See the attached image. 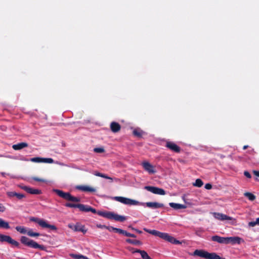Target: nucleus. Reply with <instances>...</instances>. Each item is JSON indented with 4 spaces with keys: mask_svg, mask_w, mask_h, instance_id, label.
I'll return each mask as SVG.
<instances>
[{
    "mask_svg": "<svg viewBox=\"0 0 259 259\" xmlns=\"http://www.w3.org/2000/svg\"><path fill=\"white\" fill-rule=\"evenodd\" d=\"M83 208L82 211L83 212H89L91 211L93 213H97L99 215L103 217L104 218L110 219L114 220L116 221L123 222L126 220V218L124 216L120 215L118 214L114 213V212L107 211H98L92 207L90 206L83 204Z\"/></svg>",
    "mask_w": 259,
    "mask_h": 259,
    "instance_id": "obj_1",
    "label": "nucleus"
},
{
    "mask_svg": "<svg viewBox=\"0 0 259 259\" xmlns=\"http://www.w3.org/2000/svg\"><path fill=\"white\" fill-rule=\"evenodd\" d=\"M211 239L213 241L217 242L220 244H228L229 243L232 244H240L241 242H244L243 240L241 238L238 236L223 237L218 235H214L211 237Z\"/></svg>",
    "mask_w": 259,
    "mask_h": 259,
    "instance_id": "obj_2",
    "label": "nucleus"
},
{
    "mask_svg": "<svg viewBox=\"0 0 259 259\" xmlns=\"http://www.w3.org/2000/svg\"><path fill=\"white\" fill-rule=\"evenodd\" d=\"M143 230L149 234H151L155 236H158L159 238L172 244H179L181 243L180 241L177 240L172 236L169 235L168 233L161 232L155 230H149L146 228H144Z\"/></svg>",
    "mask_w": 259,
    "mask_h": 259,
    "instance_id": "obj_3",
    "label": "nucleus"
},
{
    "mask_svg": "<svg viewBox=\"0 0 259 259\" xmlns=\"http://www.w3.org/2000/svg\"><path fill=\"white\" fill-rule=\"evenodd\" d=\"M20 241L24 245L32 248H38L41 250H44L45 249V247L44 245L38 244L36 242L26 236H21L20 238Z\"/></svg>",
    "mask_w": 259,
    "mask_h": 259,
    "instance_id": "obj_4",
    "label": "nucleus"
},
{
    "mask_svg": "<svg viewBox=\"0 0 259 259\" xmlns=\"http://www.w3.org/2000/svg\"><path fill=\"white\" fill-rule=\"evenodd\" d=\"M54 191L59 196L68 201L76 202H78L80 201V199L79 198L72 196L70 193L64 192L63 191L58 189H55Z\"/></svg>",
    "mask_w": 259,
    "mask_h": 259,
    "instance_id": "obj_5",
    "label": "nucleus"
},
{
    "mask_svg": "<svg viewBox=\"0 0 259 259\" xmlns=\"http://www.w3.org/2000/svg\"><path fill=\"white\" fill-rule=\"evenodd\" d=\"M30 221L38 224L42 228H49L52 230L56 231L57 228L54 225L49 224L47 221L38 218L32 217Z\"/></svg>",
    "mask_w": 259,
    "mask_h": 259,
    "instance_id": "obj_6",
    "label": "nucleus"
},
{
    "mask_svg": "<svg viewBox=\"0 0 259 259\" xmlns=\"http://www.w3.org/2000/svg\"><path fill=\"white\" fill-rule=\"evenodd\" d=\"M114 199L123 204L129 205H137L139 203L137 201H136L135 200H133L122 196H115L114 197Z\"/></svg>",
    "mask_w": 259,
    "mask_h": 259,
    "instance_id": "obj_7",
    "label": "nucleus"
},
{
    "mask_svg": "<svg viewBox=\"0 0 259 259\" xmlns=\"http://www.w3.org/2000/svg\"><path fill=\"white\" fill-rule=\"evenodd\" d=\"M0 241L6 242L15 246L18 247L19 243L18 241L13 239L10 236L0 234Z\"/></svg>",
    "mask_w": 259,
    "mask_h": 259,
    "instance_id": "obj_8",
    "label": "nucleus"
},
{
    "mask_svg": "<svg viewBox=\"0 0 259 259\" xmlns=\"http://www.w3.org/2000/svg\"><path fill=\"white\" fill-rule=\"evenodd\" d=\"M144 188L153 194L161 195H164L165 194V191L162 188L150 186H145Z\"/></svg>",
    "mask_w": 259,
    "mask_h": 259,
    "instance_id": "obj_9",
    "label": "nucleus"
},
{
    "mask_svg": "<svg viewBox=\"0 0 259 259\" xmlns=\"http://www.w3.org/2000/svg\"><path fill=\"white\" fill-rule=\"evenodd\" d=\"M165 147L175 153H179L181 152V148L172 142H166Z\"/></svg>",
    "mask_w": 259,
    "mask_h": 259,
    "instance_id": "obj_10",
    "label": "nucleus"
},
{
    "mask_svg": "<svg viewBox=\"0 0 259 259\" xmlns=\"http://www.w3.org/2000/svg\"><path fill=\"white\" fill-rule=\"evenodd\" d=\"M142 165L143 166L144 169L148 171L149 174H154L156 171L154 169V166L151 164L149 162L144 161L142 163Z\"/></svg>",
    "mask_w": 259,
    "mask_h": 259,
    "instance_id": "obj_11",
    "label": "nucleus"
},
{
    "mask_svg": "<svg viewBox=\"0 0 259 259\" xmlns=\"http://www.w3.org/2000/svg\"><path fill=\"white\" fill-rule=\"evenodd\" d=\"M214 217L220 221H225V220H235L233 218L228 216L226 214H224L222 213L219 212H214L213 213Z\"/></svg>",
    "mask_w": 259,
    "mask_h": 259,
    "instance_id": "obj_12",
    "label": "nucleus"
},
{
    "mask_svg": "<svg viewBox=\"0 0 259 259\" xmlns=\"http://www.w3.org/2000/svg\"><path fill=\"white\" fill-rule=\"evenodd\" d=\"M22 189L31 194H40L41 193L40 190L33 189L26 186L22 187Z\"/></svg>",
    "mask_w": 259,
    "mask_h": 259,
    "instance_id": "obj_13",
    "label": "nucleus"
},
{
    "mask_svg": "<svg viewBox=\"0 0 259 259\" xmlns=\"http://www.w3.org/2000/svg\"><path fill=\"white\" fill-rule=\"evenodd\" d=\"M110 127L111 131L114 133H118L121 130V125L119 123L115 121L111 122Z\"/></svg>",
    "mask_w": 259,
    "mask_h": 259,
    "instance_id": "obj_14",
    "label": "nucleus"
},
{
    "mask_svg": "<svg viewBox=\"0 0 259 259\" xmlns=\"http://www.w3.org/2000/svg\"><path fill=\"white\" fill-rule=\"evenodd\" d=\"M76 189L84 192H94L96 191V189L94 188L84 185H78L76 186Z\"/></svg>",
    "mask_w": 259,
    "mask_h": 259,
    "instance_id": "obj_15",
    "label": "nucleus"
},
{
    "mask_svg": "<svg viewBox=\"0 0 259 259\" xmlns=\"http://www.w3.org/2000/svg\"><path fill=\"white\" fill-rule=\"evenodd\" d=\"M7 195L10 198L16 197L18 200H21L25 197V195L14 191L8 192Z\"/></svg>",
    "mask_w": 259,
    "mask_h": 259,
    "instance_id": "obj_16",
    "label": "nucleus"
},
{
    "mask_svg": "<svg viewBox=\"0 0 259 259\" xmlns=\"http://www.w3.org/2000/svg\"><path fill=\"white\" fill-rule=\"evenodd\" d=\"M146 204L147 207L152 208H158L163 207L164 206L163 204L156 202H147Z\"/></svg>",
    "mask_w": 259,
    "mask_h": 259,
    "instance_id": "obj_17",
    "label": "nucleus"
},
{
    "mask_svg": "<svg viewBox=\"0 0 259 259\" xmlns=\"http://www.w3.org/2000/svg\"><path fill=\"white\" fill-rule=\"evenodd\" d=\"M73 231L75 232H81L83 234H85L87 231L84 226L78 223L74 225Z\"/></svg>",
    "mask_w": 259,
    "mask_h": 259,
    "instance_id": "obj_18",
    "label": "nucleus"
},
{
    "mask_svg": "<svg viewBox=\"0 0 259 259\" xmlns=\"http://www.w3.org/2000/svg\"><path fill=\"white\" fill-rule=\"evenodd\" d=\"M28 145L27 143L22 142L17 144H14L12 146V148L15 150H19L24 148L28 147Z\"/></svg>",
    "mask_w": 259,
    "mask_h": 259,
    "instance_id": "obj_19",
    "label": "nucleus"
},
{
    "mask_svg": "<svg viewBox=\"0 0 259 259\" xmlns=\"http://www.w3.org/2000/svg\"><path fill=\"white\" fill-rule=\"evenodd\" d=\"M169 206L176 210L181 209H185L187 207L185 205L176 203L174 202H170L169 203Z\"/></svg>",
    "mask_w": 259,
    "mask_h": 259,
    "instance_id": "obj_20",
    "label": "nucleus"
},
{
    "mask_svg": "<svg viewBox=\"0 0 259 259\" xmlns=\"http://www.w3.org/2000/svg\"><path fill=\"white\" fill-rule=\"evenodd\" d=\"M65 206L68 207L78 208L80 211H82V208L83 207L82 204H74L72 203H66Z\"/></svg>",
    "mask_w": 259,
    "mask_h": 259,
    "instance_id": "obj_21",
    "label": "nucleus"
},
{
    "mask_svg": "<svg viewBox=\"0 0 259 259\" xmlns=\"http://www.w3.org/2000/svg\"><path fill=\"white\" fill-rule=\"evenodd\" d=\"M137 253H140L143 259H152L151 258L148 253L144 250L137 249Z\"/></svg>",
    "mask_w": 259,
    "mask_h": 259,
    "instance_id": "obj_22",
    "label": "nucleus"
},
{
    "mask_svg": "<svg viewBox=\"0 0 259 259\" xmlns=\"http://www.w3.org/2000/svg\"><path fill=\"white\" fill-rule=\"evenodd\" d=\"M106 229H107L108 230H109L110 232L113 231H115L116 233H119V234H122V233H123V230L122 229H119V228H115V227H113L112 226H107Z\"/></svg>",
    "mask_w": 259,
    "mask_h": 259,
    "instance_id": "obj_23",
    "label": "nucleus"
},
{
    "mask_svg": "<svg viewBox=\"0 0 259 259\" xmlns=\"http://www.w3.org/2000/svg\"><path fill=\"white\" fill-rule=\"evenodd\" d=\"M244 196L246 197L250 201H253L255 198L256 196L252 193L248 192H245Z\"/></svg>",
    "mask_w": 259,
    "mask_h": 259,
    "instance_id": "obj_24",
    "label": "nucleus"
},
{
    "mask_svg": "<svg viewBox=\"0 0 259 259\" xmlns=\"http://www.w3.org/2000/svg\"><path fill=\"white\" fill-rule=\"evenodd\" d=\"M126 242L128 243H130V244H132L133 245H141L142 244V242L139 240H133V239H126Z\"/></svg>",
    "mask_w": 259,
    "mask_h": 259,
    "instance_id": "obj_25",
    "label": "nucleus"
},
{
    "mask_svg": "<svg viewBox=\"0 0 259 259\" xmlns=\"http://www.w3.org/2000/svg\"><path fill=\"white\" fill-rule=\"evenodd\" d=\"M16 230L18 232H20L21 234H27V231L26 230V229L24 227H22V226H17L16 227Z\"/></svg>",
    "mask_w": 259,
    "mask_h": 259,
    "instance_id": "obj_26",
    "label": "nucleus"
},
{
    "mask_svg": "<svg viewBox=\"0 0 259 259\" xmlns=\"http://www.w3.org/2000/svg\"><path fill=\"white\" fill-rule=\"evenodd\" d=\"M10 228V225L9 224V223L5 221L2 219L1 223V226L0 228H4V229H9Z\"/></svg>",
    "mask_w": 259,
    "mask_h": 259,
    "instance_id": "obj_27",
    "label": "nucleus"
},
{
    "mask_svg": "<svg viewBox=\"0 0 259 259\" xmlns=\"http://www.w3.org/2000/svg\"><path fill=\"white\" fill-rule=\"evenodd\" d=\"M27 234L30 237H38L40 236L39 233L33 232L32 230H29L27 231Z\"/></svg>",
    "mask_w": 259,
    "mask_h": 259,
    "instance_id": "obj_28",
    "label": "nucleus"
},
{
    "mask_svg": "<svg viewBox=\"0 0 259 259\" xmlns=\"http://www.w3.org/2000/svg\"><path fill=\"white\" fill-rule=\"evenodd\" d=\"M203 184V183L202 181L200 179H197L195 181V182L193 184V185L197 187H201L202 186Z\"/></svg>",
    "mask_w": 259,
    "mask_h": 259,
    "instance_id": "obj_29",
    "label": "nucleus"
},
{
    "mask_svg": "<svg viewBox=\"0 0 259 259\" xmlns=\"http://www.w3.org/2000/svg\"><path fill=\"white\" fill-rule=\"evenodd\" d=\"M54 160L51 158H42V162L52 163Z\"/></svg>",
    "mask_w": 259,
    "mask_h": 259,
    "instance_id": "obj_30",
    "label": "nucleus"
},
{
    "mask_svg": "<svg viewBox=\"0 0 259 259\" xmlns=\"http://www.w3.org/2000/svg\"><path fill=\"white\" fill-rule=\"evenodd\" d=\"M94 151L96 153H102L105 152V149L103 147H97L94 149Z\"/></svg>",
    "mask_w": 259,
    "mask_h": 259,
    "instance_id": "obj_31",
    "label": "nucleus"
},
{
    "mask_svg": "<svg viewBox=\"0 0 259 259\" xmlns=\"http://www.w3.org/2000/svg\"><path fill=\"white\" fill-rule=\"evenodd\" d=\"M122 234L125 235L127 237H132V238H136V236L134 234L130 233L126 231H124L123 230V233H122Z\"/></svg>",
    "mask_w": 259,
    "mask_h": 259,
    "instance_id": "obj_32",
    "label": "nucleus"
},
{
    "mask_svg": "<svg viewBox=\"0 0 259 259\" xmlns=\"http://www.w3.org/2000/svg\"><path fill=\"white\" fill-rule=\"evenodd\" d=\"M70 256L74 259H81L83 257V255L82 254H77L73 253L70 254Z\"/></svg>",
    "mask_w": 259,
    "mask_h": 259,
    "instance_id": "obj_33",
    "label": "nucleus"
},
{
    "mask_svg": "<svg viewBox=\"0 0 259 259\" xmlns=\"http://www.w3.org/2000/svg\"><path fill=\"white\" fill-rule=\"evenodd\" d=\"M30 161L34 162H42V158L34 157L30 159Z\"/></svg>",
    "mask_w": 259,
    "mask_h": 259,
    "instance_id": "obj_34",
    "label": "nucleus"
},
{
    "mask_svg": "<svg viewBox=\"0 0 259 259\" xmlns=\"http://www.w3.org/2000/svg\"><path fill=\"white\" fill-rule=\"evenodd\" d=\"M133 134L136 136H137L138 137H141L142 135V133L141 132L137 130H134L133 131Z\"/></svg>",
    "mask_w": 259,
    "mask_h": 259,
    "instance_id": "obj_35",
    "label": "nucleus"
},
{
    "mask_svg": "<svg viewBox=\"0 0 259 259\" xmlns=\"http://www.w3.org/2000/svg\"><path fill=\"white\" fill-rule=\"evenodd\" d=\"M33 180H34L35 181L40 182H46V180H45L44 179L38 178H37V177H33Z\"/></svg>",
    "mask_w": 259,
    "mask_h": 259,
    "instance_id": "obj_36",
    "label": "nucleus"
},
{
    "mask_svg": "<svg viewBox=\"0 0 259 259\" xmlns=\"http://www.w3.org/2000/svg\"><path fill=\"white\" fill-rule=\"evenodd\" d=\"M6 210V207L0 203V212H4Z\"/></svg>",
    "mask_w": 259,
    "mask_h": 259,
    "instance_id": "obj_37",
    "label": "nucleus"
},
{
    "mask_svg": "<svg viewBox=\"0 0 259 259\" xmlns=\"http://www.w3.org/2000/svg\"><path fill=\"white\" fill-rule=\"evenodd\" d=\"M127 249L131 251L132 253H136V252H137L136 251H137V249H135L134 248L132 247H131V246H128L127 247Z\"/></svg>",
    "mask_w": 259,
    "mask_h": 259,
    "instance_id": "obj_38",
    "label": "nucleus"
},
{
    "mask_svg": "<svg viewBox=\"0 0 259 259\" xmlns=\"http://www.w3.org/2000/svg\"><path fill=\"white\" fill-rule=\"evenodd\" d=\"M244 175L247 178L250 179L251 178V176L250 174L248 171H244Z\"/></svg>",
    "mask_w": 259,
    "mask_h": 259,
    "instance_id": "obj_39",
    "label": "nucleus"
},
{
    "mask_svg": "<svg viewBox=\"0 0 259 259\" xmlns=\"http://www.w3.org/2000/svg\"><path fill=\"white\" fill-rule=\"evenodd\" d=\"M102 178H105V179H109V180H110L111 181H112L113 180V179L111 177H110L109 176H108L107 175L104 174H102V176H101Z\"/></svg>",
    "mask_w": 259,
    "mask_h": 259,
    "instance_id": "obj_40",
    "label": "nucleus"
},
{
    "mask_svg": "<svg viewBox=\"0 0 259 259\" xmlns=\"http://www.w3.org/2000/svg\"><path fill=\"white\" fill-rule=\"evenodd\" d=\"M257 225L256 223V221L250 222L248 223V226L250 227H254L255 225Z\"/></svg>",
    "mask_w": 259,
    "mask_h": 259,
    "instance_id": "obj_41",
    "label": "nucleus"
},
{
    "mask_svg": "<svg viewBox=\"0 0 259 259\" xmlns=\"http://www.w3.org/2000/svg\"><path fill=\"white\" fill-rule=\"evenodd\" d=\"M205 188L207 190H210L212 188V185L209 183L206 184L205 185Z\"/></svg>",
    "mask_w": 259,
    "mask_h": 259,
    "instance_id": "obj_42",
    "label": "nucleus"
},
{
    "mask_svg": "<svg viewBox=\"0 0 259 259\" xmlns=\"http://www.w3.org/2000/svg\"><path fill=\"white\" fill-rule=\"evenodd\" d=\"M253 174L257 177L259 178V171L258 170H253Z\"/></svg>",
    "mask_w": 259,
    "mask_h": 259,
    "instance_id": "obj_43",
    "label": "nucleus"
},
{
    "mask_svg": "<svg viewBox=\"0 0 259 259\" xmlns=\"http://www.w3.org/2000/svg\"><path fill=\"white\" fill-rule=\"evenodd\" d=\"M94 175L96 176L101 177L102 176V173L99 172H96Z\"/></svg>",
    "mask_w": 259,
    "mask_h": 259,
    "instance_id": "obj_44",
    "label": "nucleus"
},
{
    "mask_svg": "<svg viewBox=\"0 0 259 259\" xmlns=\"http://www.w3.org/2000/svg\"><path fill=\"white\" fill-rule=\"evenodd\" d=\"M97 227L98 228H101V229H103V228L106 229V228H107L106 226H105V225H97Z\"/></svg>",
    "mask_w": 259,
    "mask_h": 259,
    "instance_id": "obj_45",
    "label": "nucleus"
},
{
    "mask_svg": "<svg viewBox=\"0 0 259 259\" xmlns=\"http://www.w3.org/2000/svg\"><path fill=\"white\" fill-rule=\"evenodd\" d=\"M68 227L69 228L71 229L72 230H73V228H74V225H72V224H68Z\"/></svg>",
    "mask_w": 259,
    "mask_h": 259,
    "instance_id": "obj_46",
    "label": "nucleus"
},
{
    "mask_svg": "<svg viewBox=\"0 0 259 259\" xmlns=\"http://www.w3.org/2000/svg\"><path fill=\"white\" fill-rule=\"evenodd\" d=\"M135 231L137 233H138L139 234H141L142 233V232L138 229H136L135 230Z\"/></svg>",
    "mask_w": 259,
    "mask_h": 259,
    "instance_id": "obj_47",
    "label": "nucleus"
},
{
    "mask_svg": "<svg viewBox=\"0 0 259 259\" xmlns=\"http://www.w3.org/2000/svg\"><path fill=\"white\" fill-rule=\"evenodd\" d=\"M248 145H244L243 147V150H245L247 148H248Z\"/></svg>",
    "mask_w": 259,
    "mask_h": 259,
    "instance_id": "obj_48",
    "label": "nucleus"
},
{
    "mask_svg": "<svg viewBox=\"0 0 259 259\" xmlns=\"http://www.w3.org/2000/svg\"><path fill=\"white\" fill-rule=\"evenodd\" d=\"M128 228H131L132 230H134V231H135L136 228H134V227H132L131 226H130L128 227Z\"/></svg>",
    "mask_w": 259,
    "mask_h": 259,
    "instance_id": "obj_49",
    "label": "nucleus"
},
{
    "mask_svg": "<svg viewBox=\"0 0 259 259\" xmlns=\"http://www.w3.org/2000/svg\"><path fill=\"white\" fill-rule=\"evenodd\" d=\"M256 221L257 224L259 225V218H258L256 219Z\"/></svg>",
    "mask_w": 259,
    "mask_h": 259,
    "instance_id": "obj_50",
    "label": "nucleus"
}]
</instances>
